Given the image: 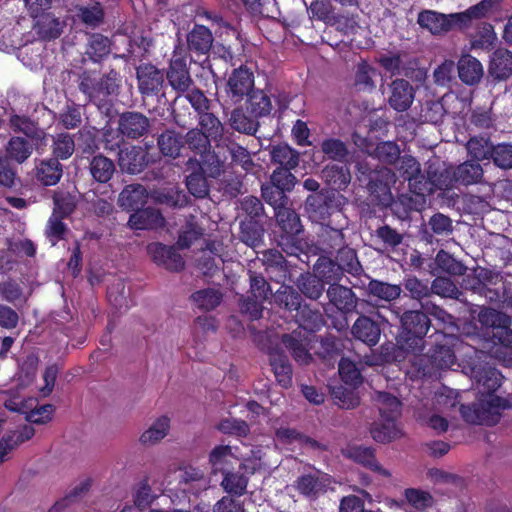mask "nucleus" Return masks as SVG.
Instances as JSON below:
<instances>
[{"label": "nucleus", "instance_id": "1", "mask_svg": "<svg viewBox=\"0 0 512 512\" xmlns=\"http://www.w3.org/2000/svg\"><path fill=\"white\" fill-rule=\"evenodd\" d=\"M477 377V402L462 405L460 408L463 419L471 424L494 425L499 422L502 412L509 407V401L496 394L502 383L501 373L494 368L483 369Z\"/></svg>", "mask_w": 512, "mask_h": 512}, {"label": "nucleus", "instance_id": "2", "mask_svg": "<svg viewBox=\"0 0 512 512\" xmlns=\"http://www.w3.org/2000/svg\"><path fill=\"white\" fill-rule=\"evenodd\" d=\"M403 332L397 345H387L384 350L389 355L388 360L401 361L405 353H416L423 347V336L427 333L430 321L427 315L420 311H407L401 317Z\"/></svg>", "mask_w": 512, "mask_h": 512}, {"label": "nucleus", "instance_id": "3", "mask_svg": "<svg viewBox=\"0 0 512 512\" xmlns=\"http://www.w3.org/2000/svg\"><path fill=\"white\" fill-rule=\"evenodd\" d=\"M501 0H483L479 4L470 7L465 12L441 14L431 10H425L418 15V23L422 28L438 35L450 31L454 27H464L473 18L485 16Z\"/></svg>", "mask_w": 512, "mask_h": 512}, {"label": "nucleus", "instance_id": "4", "mask_svg": "<svg viewBox=\"0 0 512 512\" xmlns=\"http://www.w3.org/2000/svg\"><path fill=\"white\" fill-rule=\"evenodd\" d=\"M435 348L430 354L432 364L439 369L451 368L457 360V355L461 351L468 354L473 348L470 345H465L458 337L437 333L435 338Z\"/></svg>", "mask_w": 512, "mask_h": 512}, {"label": "nucleus", "instance_id": "5", "mask_svg": "<svg viewBox=\"0 0 512 512\" xmlns=\"http://www.w3.org/2000/svg\"><path fill=\"white\" fill-rule=\"evenodd\" d=\"M377 62L391 75H404L418 82H423L426 78V72L423 69H415L416 62L405 53L381 54Z\"/></svg>", "mask_w": 512, "mask_h": 512}, {"label": "nucleus", "instance_id": "6", "mask_svg": "<svg viewBox=\"0 0 512 512\" xmlns=\"http://www.w3.org/2000/svg\"><path fill=\"white\" fill-rule=\"evenodd\" d=\"M254 75L246 67L234 69L228 76L225 92L233 103L241 102L254 91Z\"/></svg>", "mask_w": 512, "mask_h": 512}, {"label": "nucleus", "instance_id": "7", "mask_svg": "<svg viewBox=\"0 0 512 512\" xmlns=\"http://www.w3.org/2000/svg\"><path fill=\"white\" fill-rule=\"evenodd\" d=\"M312 338L313 336L310 333L298 329L291 334L283 335L282 342L298 364L308 365L312 361L310 353Z\"/></svg>", "mask_w": 512, "mask_h": 512}, {"label": "nucleus", "instance_id": "8", "mask_svg": "<svg viewBox=\"0 0 512 512\" xmlns=\"http://www.w3.org/2000/svg\"><path fill=\"white\" fill-rule=\"evenodd\" d=\"M397 169L401 176L408 181L411 192L417 196H425L430 192L428 182L421 173L419 162L412 156L405 155L400 158Z\"/></svg>", "mask_w": 512, "mask_h": 512}, {"label": "nucleus", "instance_id": "9", "mask_svg": "<svg viewBox=\"0 0 512 512\" xmlns=\"http://www.w3.org/2000/svg\"><path fill=\"white\" fill-rule=\"evenodd\" d=\"M33 400H24L21 396H13L5 401V407L11 411L20 412L26 415V420L31 423L44 424L51 420L54 407L50 404L28 410Z\"/></svg>", "mask_w": 512, "mask_h": 512}, {"label": "nucleus", "instance_id": "10", "mask_svg": "<svg viewBox=\"0 0 512 512\" xmlns=\"http://www.w3.org/2000/svg\"><path fill=\"white\" fill-rule=\"evenodd\" d=\"M396 182V176L390 168L383 167L373 172L368 184L369 191L383 205H388L391 202L392 195L390 188Z\"/></svg>", "mask_w": 512, "mask_h": 512}, {"label": "nucleus", "instance_id": "11", "mask_svg": "<svg viewBox=\"0 0 512 512\" xmlns=\"http://www.w3.org/2000/svg\"><path fill=\"white\" fill-rule=\"evenodd\" d=\"M330 484L331 479L329 475L317 471L298 478L295 487L302 495L316 498L318 495L326 492Z\"/></svg>", "mask_w": 512, "mask_h": 512}, {"label": "nucleus", "instance_id": "12", "mask_svg": "<svg viewBox=\"0 0 512 512\" xmlns=\"http://www.w3.org/2000/svg\"><path fill=\"white\" fill-rule=\"evenodd\" d=\"M391 95L389 105L396 111H406L413 103L415 90L404 79H396L391 83Z\"/></svg>", "mask_w": 512, "mask_h": 512}, {"label": "nucleus", "instance_id": "13", "mask_svg": "<svg viewBox=\"0 0 512 512\" xmlns=\"http://www.w3.org/2000/svg\"><path fill=\"white\" fill-rule=\"evenodd\" d=\"M167 79L173 89L180 92L188 91L192 83V79L184 58L174 54L167 71Z\"/></svg>", "mask_w": 512, "mask_h": 512}, {"label": "nucleus", "instance_id": "14", "mask_svg": "<svg viewBox=\"0 0 512 512\" xmlns=\"http://www.w3.org/2000/svg\"><path fill=\"white\" fill-rule=\"evenodd\" d=\"M149 128V120L138 112H127L120 116L119 131L129 138L143 136Z\"/></svg>", "mask_w": 512, "mask_h": 512}, {"label": "nucleus", "instance_id": "15", "mask_svg": "<svg viewBox=\"0 0 512 512\" xmlns=\"http://www.w3.org/2000/svg\"><path fill=\"white\" fill-rule=\"evenodd\" d=\"M344 456L358 462L380 475L390 477L391 473L383 468L375 459L374 452L371 448L358 445H349L343 450Z\"/></svg>", "mask_w": 512, "mask_h": 512}, {"label": "nucleus", "instance_id": "16", "mask_svg": "<svg viewBox=\"0 0 512 512\" xmlns=\"http://www.w3.org/2000/svg\"><path fill=\"white\" fill-rule=\"evenodd\" d=\"M170 427V418L166 415L159 416L141 433L139 442L144 446H154L169 434Z\"/></svg>", "mask_w": 512, "mask_h": 512}, {"label": "nucleus", "instance_id": "17", "mask_svg": "<svg viewBox=\"0 0 512 512\" xmlns=\"http://www.w3.org/2000/svg\"><path fill=\"white\" fill-rule=\"evenodd\" d=\"M165 219L162 214L153 208L135 211L130 215L128 225L135 230L156 229L164 226Z\"/></svg>", "mask_w": 512, "mask_h": 512}, {"label": "nucleus", "instance_id": "18", "mask_svg": "<svg viewBox=\"0 0 512 512\" xmlns=\"http://www.w3.org/2000/svg\"><path fill=\"white\" fill-rule=\"evenodd\" d=\"M457 69L460 80L467 85L478 84L484 74L481 62L469 54L460 57Z\"/></svg>", "mask_w": 512, "mask_h": 512}, {"label": "nucleus", "instance_id": "19", "mask_svg": "<svg viewBox=\"0 0 512 512\" xmlns=\"http://www.w3.org/2000/svg\"><path fill=\"white\" fill-rule=\"evenodd\" d=\"M137 79L142 94L158 91L164 81L163 73L150 64L140 65L137 68Z\"/></svg>", "mask_w": 512, "mask_h": 512}, {"label": "nucleus", "instance_id": "20", "mask_svg": "<svg viewBox=\"0 0 512 512\" xmlns=\"http://www.w3.org/2000/svg\"><path fill=\"white\" fill-rule=\"evenodd\" d=\"M118 162L123 171L131 174L141 172L147 163L144 151L136 146L120 149Z\"/></svg>", "mask_w": 512, "mask_h": 512}, {"label": "nucleus", "instance_id": "21", "mask_svg": "<svg viewBox=\"0 0 512 512\" xmlns=\"http://www.w3.org/2000/svg\"><path fill=\"white\" fill-rule=\"evenodd\" d=\"M147 190L140 184L126 186L118 197V205L127 211H138L147 202Z\"/></svg>", "mask_w": 512, "mask_h": 512}, {"label": "nucleus", "instance_id": "22", "mask_svg": "<svg viewBox=\"0 0 512 512\" xmlns=\"http://www.w3.org/2000/svg\"><path fill=\"white\" fill-rule=\"evenodd\" d=\"M36 178L45 186L56 185L63 174L62 165L58 159H44L36 162Z\"/></svg>", "mask_w": 512, "mask_h": 512}, {"label": "nucleus", "instance_id": "23", "mask_svg": "<svg viewBox=\"0 0 512 512\" xmlns=\"http://www.w3.org/2000/svg\"><path fill=\"white\" fill-rule=\"evenodd\" d=\"M238 458L234 453L232 447L228 445H219L212 449L209 455V463L211 464L214 473L221 472L222 474L230 471L236 464Z\"/></svg>", "mask_w": 512, "mask_h": 512}, {"label": "nucleus", "instance_id": "24", "mask_svg": "<svg viewBox=\"0 0 512 512\" xmlns=\"http://www.w3.org/2000/svg\"><path fill=\"white\" fill-rule=\"evenodd\" d=\"M489 74L497 80H505L512 75V53L506 49L496 50L490 59Z\"/></svg>", "mask_w": 512, "mask_h": 512}, {"label": "nucleus", "instance_id": "25", "mask_svg": "<svg viewBox=\"0 0 512 512\" xmlns=\"http://www.w3.org/2000/svg\"><path fill=\"white\" fill-rule=\"evenodd\" d=\"M330 302L342 312L352 311L357 304L353 291L342 285L332 284L327 290Z\"/></svg>", "mask_w": 512, "mask_h": 512}, {"label": "nucleus", "instance_id": "26", "mask_svg": "<svg viewBox=\"0 0 512 512\" xmlns=\"http://www.w3.org/2000/svg\"><path fill=\"white\" fill-rule=\"evenodd\" d=\"M352 333L357 339L373 346L378 343L381 331L374 321L368 317L361 316L355 321L352 327Z\"/></svg>", "mask_w": 512, "mask_h": 512}, {"label": "nucleus", "instance_id": "27", "mask_svg": "<svg viewBox=\"0 0 512 512\" xmlns=\"http://www.w3.org/2000/svg\"><path fill=\"white\" fill-rule=\"evenodd\" d=\"M372 438L379 443H388L402 437L403 432L400 423L397 420L389 422L380 418V421L374 423L370 429Z\"/></svg>", "mask_w": 512, "mask_h": 512}, {"label": "nucleus", "instance_id": "28", "mask_svg": "<svg viewBox=\"0 0 512 512\" xmlns=\"http://www.w3.org/2000/svg\"><path fill=\"white\" fill-rule=\"evenodd\" d=\"M375 403L382 420L390 423L400 417L401 403L395 396L386 392H377Z\"/></svg>", "mask_w": 512, "mask_h": 512}, {"label": "nucleus", "instance_id": "29", "mask_svg": "<svg viewBox=\"0 0 512 512\" xmlns=\"http://www.w3.org/2000/svg\"><path fill=\"white\" fill-rule=\"evenodd\" d=\"M269 356L270 364L277 381L281 386L288 387L292 380V370L287 357L284 354L279 353L277 350H271L269 352Z\"/></svg>", "mask_w": 512, "mask_h": 512}, {"label": "nucleus", "instance_id": "30", "mask_svg": "<svg viewBox=\"0 0 512 512\" xmlns=\"http://www.w3.org/2000/svg\"><path fill=\"white\" fill-rule=\"evenodd\" d=\"M403 497L406 505L415 512H423L434 504V498L429 492L417 488L405 489Z\"/></svg>", "mask_w": 512, "mask_h": 512}, {"label": "nucleus", "instance_id": "31", "mask_svg": "<svg viewBox=\"0 0 512 512\" xmlns=\"http://www.w3.org/2000/svg\"><path fill=\"white\" fill-rule=\"evenodd\" d=\"M455 179L458 184L472 185L481 181L483 177V168L479 163L466 161L455 169Z\"/></svg>", "mask_w": 512, "mask_h": 512}, {"label": "nucleus", "instance_id": "32", "mask_svg": "<svg viewBox=\"0 0 512 512\" xmlns=\"http://www.w3.org/2000/svg\"><path fill=\"white\" fill-rule=\"evenodd\" d=\"M493 146L487 136H473L466 143L468 155L476 161L489 159L493 152Z\"/></svg>", "mask_w": 512, "mask_h": 512}, {"label": "nucleus", "instance_id": "33", "mask_svg": "<svg viewBox=\"0 0 512 512\" xmlns=\"http://www.w3.org/2000/svg\"><path fill=\"white\" fill-rule=\"evenodd\" d=\"M322 177L334 189L339 190L345 188L351 180L347 167L338 164L326 166L322 171Z\"/></svg>", "mask_w": 512, "mask_h": 512}, {"label": "nucleus", "instance_id": "34", "mask_svg": "<svg viewBox=\"0 0 512 512\" xmlns=\"http://www.w3.org/2000/svg\"><path fill=\"white\" fill-rule=\"evenodd\" d=\"M189 48L200 53H206L213 42L212 33L203 25H196L187 37Z\"/></svg>", "mask_w": 512, "mask_h": 512}, {"label": "nucleus", "instance_id": "35", "mask_svg": "<svg viewBox=\"0 0 512 512\" xmlns=\"http://www.w3.org/2000/svg\"><path fill=\"white\" fill-rule=\"evenodd\" d=\"M191 299L199 309L210 311L220 305L222 293L215 288H205L193 293Z\"/></svg>", "mask_w": 512, "mask_h": 512}, {"label": "nucleus", "instance_id": "36", "mask_svg": "<svg viewBox=\"0 0 512 512\" xmlns=\"http://www.w3.org/2000/svg\"><path fill=\"white\" fill-rule=\"evenodd\" d=\"M32 152L33 146L22 137H12L6 146L8 157L19 164L25 162Z\"/></svg>", "mask_w": 512, "mask_h": 512}, {"label": "nucleus", "instance_id": "37", "mask_svg": "<svg viewBox=\"0 0 512 512\" xmlns=\"http://www.w3.org/2000/svg\"><path fill=\"white\" fill-rule=\"evenodd\" d=\"M158 146L164 156L176 158L183 147V140L176 132L166 131L158 138Z\"/></svg>", "mask_w": 512, "mask_h": 512}, {"label": "nucleus", "instance_id": "38", "mask_svg": "<svg viewBox=\"0 0 512 512\" xmlns=\"http://www.w3.org/2000/svg\"><path fill=\"white\" fill-rule=\"evenodd\" d=\"M433 408L438 412H448L455 408L458 401V393L446 386L438 388L434 392Z\"/></svg>", "mask_w": 512, "mask_h": 512}, {"label": "nucleus", "instance_id": "39", "mask_svg": "<svg viewBox=\"0 0 512 512\" xmlns=\"http://www.w3.org/2000/svg\"><path fill=\"white\" fill-rule=\"evenodd\" d=\"M271 159L273 162L279 164L281 166L280 168L293 169L299 163V154L288 145L282 144L273 147Z\"/></svg>", "mask_w": 512, "mask_h": 512}, {"label": "nucleus", "instance_id": "40", "mask_svg": "<svg viewBox=\"0 0 512 512\" xmlns=\"http://www.w3.org/2000/svg\"><path fill=\"white\" fill-rule=\"evenodd\" d=\"M478 320L484 327L493 328L495 331L509 327L511 324L509 316L492 308H482L478 314Z\"/></svg>", "mask_w": 512, "mask_h": 512}, {"label": "nucleus", "instance_id": "41", "mask_svg": "<svg viewBox=\"0 0 512 512\" xmlns=\"http://www.w3.org/2000/svg\"><path fill=\"white\" fill-rule=\"evenodd\" d=\"M90 171L95 180L106 183L111 179L115 171V166L109 158L98 155L92 159Z\"/></svg>", "mask_w": 512, "mask_h": 512}, {"label": "nucleus", "instance_id": "42", "mask_svg": "<svg viewBox=\"0 0 512 512\" xmlns=\"http://www.w3.org/2000/svg\"><path fill=\"white\" fill-rule=\"evenodd\" d=\"M427 182L431 191L426 192V194L433 193L434 189L448 190L458 184V182H456L455 172L453 169H444L439 173H432L429 171Z\"/></svg>", "mask_w": 512, "mask_h": 512}, {"label": "nucleus", "instance_id": "43", "mask_svg": "<svg viewBox=\"0 0 512 512\" xmlns=\"http://www.w3.org/2000/svg\"><path fill=\"white\" fill-rule=\"evenodd\" d=\"M377 70L368 62L362 60L357 64L355 72V85L362 90H373L375 88L374 77Z\"/></svg>", "mask_w": 512, "mask_h": 512}, {"label": "nucleus", "instance_id": "44", "mask_svg": "<svg viewBox=\"0 0 512 512\" xmlns=\"http://www.w3.org/2000/svg\"><path fill=\"white\" fill-rule=\"evenodd\" d=\"M368 292L379 299L392 301L400 296L401 288L398 285L371 280L368 284Z\"/></svg>", "mask_w": 512, "mask_h": 512}, {"label": "nucleus", "instance_id": "45", "mask_svg": "<svg viewBox=\"0 0 512 512\" xmlns=\"http://www.w3.org/2000/svg\"><path fill=\"white\" fill-rule=\"evenodd\" d=\"M147 252L154 263L161 266L169 271H180L179 260H164V256L167 254V246L161 243H151L147 246Z\"/></svg>", "mask_w": 512, "mask_h": 512}, {"label": "nucleus", "instance_id": "46", "mask_svg": "<svg viewBox=\"0 0 512 512\" xmlns=\"http://www.w3.org/2000/svg\"><path fill=\"white\" fill-rule=\"evenodd\" d=\"M248 104V109L255 117L269 114L272 108L270 98L261 90H254L248 96Z\"/></svg>", "mask_w": 512, "mask_h": 512}, {"label": "nucleus", "instance_id": "47", "mask_svg": "<svg viewBox=\"0 0 512 512\" xmlns=\"http://www.w3.org/2000/svg\"><path fill=\"white\" fill-rule=\"evenodd\" d=\"M299 290L310 299H318L324 290L323 282L309 274L301 275L297 280Z\"/></svg>", "mask_w": 512, "mask_h": 512}, {"label": "nucleus", "instance_id": "48", "mask_svg": "<svg viewBox=\"0 0 512 512\" xmlns=\"http://www.w3.org/2000/svg\"><path fill=\"white\" fill-rule=\"evenodd\" d=\"M224 478L221 482L223 489L229 493L241 496L245 493L248 483V478L238 472H226L223 474Z\"/></svg>", "mask_w": 512, "mask_h": 512}, {"label": "nucleus", "instance_id": "49", "mask_svg": "<svg viewBox=\"0 0 512 512\" xmlns=\"http://www.w3.org/2000/svg\"><path fill=\"white\" fill-rule=\"evenodd\" d=\"M339 374L343 382L353 388H356L362 383V376L359 368L349 359H341L339 363Z\"/></svg>", "mask_w": 512, "mask_h": 512}, {"label": "nucleus", "instance_id": "50", "mask_svg": "<svg viewBox=\"0 0 512 512\" xmlns=\"http://www.w3.org/2000/svg\"><path fill=\"white\" fill-rule=\"evenodd\" d=\"M301 296L290 286H281L275 293V301L287 310H298L301 306Z\"/></svg>", "mask_w": 512, "mask_h": 512}, {"label": "nucleus", "instance_id": "51", "mask_svg": "<svg viewBox=\"0 0 512 512\" xmlns=\"http://www.w3.org/2000/svg\"><path fill=\"white\" fill-rule=\"evenodd\" d=\"M316 276L323 283H331L339 280L342 275L340 267L331 260L322 259L315 265Z\"/></svg>", "mask_w": 512, "mask_h": 512}, {"label": "nucleus", "instance_id": "52", "mask_svg": "<svg viewBox=\"0 0 512 512\" xmlns=\"http://www.w3.org/2000/svg\"><path fill=\"white\" fill-rule=\"evenodd\" d=\"M209 136L198 129H191L186 134V143L196 154L203 156L210 151Z\"/></svg>", "mask_w": 512, "mask_h": 512}, {"label": "nucleus", "instance_id": "53", "mask_svg": "<svg viewBox=\"0 0 512 512\" xmlns=\"http://www.w3.org/2000/svg\"><path fill=\"white\" fill-rule=\"evenodd\" d=\"M444 114V106L440 101H426L421 107L419 120L437 124L442 121Z\"/></svg>", "mask_w": 512, "mask_h": 512}, {"label": "nucleus", "instance_id": "54", "mask_svg": "<svg viewBox=\"0 0 512 512\" xmlns=\"http://www.w3.org/2000/svg\"><path fill=\"white\" fill-rule=\"evenodd\" d=\"M474 278L477 283L471 285L470 288L477 293H482L485 286L496 285L502 280L499 273L481 267L474 270Z\"/></svg>", "mask_w": 512, "mask_h": 512}, {"label": "nucleus", "instance_id": "55", "mask_svg": "<svg viewBox=\"0 0 512 512\" xmlns=\"http://www.w3.org/2000/svg\"><path fill=\"white\" fill-rule=\"evenodd\" d=\"M275 216L282 229L287 233L299 232V217L297 214L283 204L275 211Z\"/></svg>", "mask_w": 512, "mask_h": 512}, {"label": "nucleus", "instance_id": "56", "mask_svg": "<svg viewBox=\"0 0 512 512\" xmlns=\"http://www.w3.org/2000/svg\"><path fill=\"white\" fill-rule=\"evenodd\" d=\"M332 396L335 403L345 409L355 408L360 403L358 394L354 390L343 386L333 388Z\"/></svg>", "mask_w": 512, "mask_h": 512}, {"label": "nucleus", "instance_id": "57", "mask_svg": "<svg viewBox=\"0 0 512 512\" xmlns=\"http://www.w3.org/2000/svg\"><path fill=\"white\" fill-rule=\"evenodd\" d=\"M75 149V143L72 137L68 133L58 134L53 141V154L56 156L55 159H67L69 158Z\"/></svg>", "mask_w": 512, "mask_h": 512}, {"label": "nucleus", "instance_id": "58", "mask_svg": "<svg viewBox=\"0 0 512 512\" xmlns=\"http://www.w3.org/2000/svg\"><path fill=\"white\" fill-rule=\"evenodd\" d=\"M156 498L157 496L153 494L150 485L146 481L139 483L133 492L134 505L139 510L148 508Z\"/></svg>", "mask_w": 512, "mask_h": 512}, {"label": "nucleus", "instance_id": "59", "mask_svg": "<svg viewBox=\"0 0 512 512\" xmlns=\"http://www.w3.org/2000/svg\"><path fill=\"white\" fill-rule=\"evenodd\" d=\"M186 186L189 192L198 198H204L208 195L209 188L203 173L193 172L187 176Z\"/></svg>", "mask_w": 512, "mask_h": 512}, {"label": "nucleus", "instance_id": "60", "mask_svg": "<svg viewBox=\"0 0 512 512\" xmlns=\"http://www.w3.org/2000/svg\"><path fill=\"white\" fill-rule=\"evenodd\" d=\"M290 170L291 169L287 168H278L274 170L271 175L272 185L281 190L283 193H285V191L292 190L296 183V178L290 172Z\"/></svg>", "mask_w": 512, "mask_h": 512}, {"label": "nucleus", "instance_id": "61", "mask_svg": "<svg viewBox=\"0 0 512 512\" xmlns=\"http://www.w3.org/2000/svg\"><path fill=\"white\" fill-rule=\"evenodd\" d=\"M496 166L502 169L512 168V144H498L493 146L491 157Z\"/></svg>", "mask_w": 512, "mask_h": 512}, {"label": "nucleus", "instance_id": "62", "mask_svg": "<svg viewBox=\"0 0 512 512\" xmlns=\"http://www.w3.org/2000/svg\"><path fill=\"white\" fill-rule=\"evenodd\" d=\"M373 154L380 161L392 164L399 158L400 148L391 141L381 142L375 147Z\"/></svg>", "mask_w": 512, "mask_h": 512}, {"label": "nucleus", "instance_id": "63", "mask_svg": "<svg viewBox=\"0 0 512 512\" xmlns=\"http://www.w3.org/2000/svg\"><path fill=\"white\" fill-rule=\"evenodd\" d=\"M37 26L39 34L48 39L57 38L62 32V24L59 19L50 15H46L41 20H38Z\"/></svg>", "mask_w": 512, "mask_h": 512}, {"label": "nucleus", "instance_id": "64", "mask_svg": "<svg viewBox=\"0 0 512 512\" xmlns=\"http://www.w3.org/2000/svg\"><path fill=\"white\" fill-rule=\"evenodd\" d=\"M109 51L110 44L107 37L100 34L91 36L87 53L94 61L100 60L103 56L107 55Z\"/></svg>", "mask_w": 512, "mask_h": 512}]
</instances>
